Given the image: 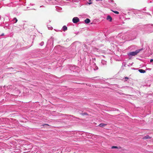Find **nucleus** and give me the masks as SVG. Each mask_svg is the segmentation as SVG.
<instances>
[{
  "label": "nucleus",
  "instance_id": "12",
  "mask_svg": "<svg viewBox=\"0 0 153 153\" xmlns=\"http://www.w3.org/2000/svg\"><path fill=\"white\" fill-rule=\"evenodd\" d=\"M15 19H16V22H17V19L16 18H15Z\"/></svg>",
  "mask_w": 153,
  "mask_h": 153
},
{
  "label": "nucleus",
  "instance_id": "1",
  "mask_svg": "<svg viewBox=\"0 0 153 153\" xmlns=\"http://www.w3.org/2000/svg\"><path fill=\"white\" fill-rule=\"evenodd\" d=\"M140 51V49L137 50L135 51L131 52L129 53L128 55L129 56H134L137 55Z\"/></svg>",
  "mask_w": 153,
  "mask_h": 153
},
{
  "label": "nucleus",
  "instance_id": "2",
  "mask_svg": "<svg viewBox=\"0 0 153 153\" xmlns=\"http://www.w3.org/2000/svg\"><path fill=\"white\" fill-rule=\"evenodd\" d=\"M72 21L74 23H76L79 22V20L78 18L77 17H74L73 18Z\"/></svg>",
  "mask_w": 153,
  "mask_h": 153
},
{
  "label": "nucleus",
  "instance_id": "15",
  "mask_svg": "<svg viewBox=\"0 0 153 153\" xmlns=\"http://www.w3.org/2000/svg\"><path fill=\"white\" fill-rule=\"evenodd\" d=\"M56 1V0H55Z\"/></svg>",
  "mask_w": 153,
  "mask_h": 153
},
{
  "label": "nucleus",
  "instance_id": "6",
  "mask_svg": "<svg viewBox=\"0 0 153 153\" xmlns=\"http://www.w3.org/2000/svg\"><path fill=\"white\" fill-rule=\"evenodd\" d=\"M63 30L64 31H65L66 30H67V27L65 26H64L62 27Z\"/></svg>",
  "mask_w": 153,
  "mask_h": 153
},
{
  "label": "nucleus",
  "instance_id": "10",
  "mask_svg": "<svg viewBox=\"0 0 153 153\" xmlns=\"http://www.w3.org/2000/svg\"><path fill=\"white\" fill-rule=\"evenodd\" d=\"M113 12H114V13H116L117 14H118L119 13V12L118 11H113Z\"/></svg>",
  "mask_w": 153,
  "mask_h": 153
},
{
  "label": "nucleus",
  "instance_id": "11",
  "mask_svg": "<svg viewBox=\"0 0 153 153\" xmlns=\"http://www.w3.org/2000/svg\"><path fill=\"white\" fill-rule=\"evenodd\" d=\"M153 62V59H151L150 60V62Z\"/></svg>",
  "mask_w": 153,
  "mask_h": 153
},
{
  "label": "nucleus",
  "instance_id": "14",
  "mask_svg": "<svg viewBox=\"0 0 153 153\" xmlns=\"http://www.w3.org/2000/svg\"><path fill=\"white\" fill-rule=\"evenodd\" d=\"M91 3H89L88 4H91Z\"/></svg>",
  "mask_w": 153,
  "mask_h": 153
},
{
  "label": "nucleus",
  "instance_id": "8",
  "mask_svg": "<svg viewBox=\"0 0 153 153\" xmlns=\"http://www.w3.org/2000/svg\"><path fill=\"white\" fill-rule=\"evenodd\" d=\"M152 137L149 136V135H146V136H145L144 137V139H150Z\"/></svg>",
  "mask_w": 153,
  "mask_h": 153
},
{
  "label": "nucleus",
  "instance_id": "5",
  "mask_svg": "<svg viewBox=\"0 0 153 153\" xmlns=\"http://www.w3.org/2000/svg\"><path fill=\"white\" fill-rule=\"evenodd\" d=\"M90 22V20L89 19H86L85 20V23L88 24Z\"/></svg>",
  "mask_w": 153,
  "mask_h": 153
},
{
  "label": "nucleus",
  "instance_id": "13",
  "mask_svg": "<svg viewBox=\"0 0 153 153\" xmlns=\"http://www.w3.org/2000/svg\"><path fill=\"white\" fill-rule=\"evenodd\" d=\"M125 78L126 79H128V78L127 77H125Z\"/></svg>",
  "mask_w": 153,
  "mask_h": 153
},
{
  "label": "nucleus",
  "instance_id": "7",
  "mask_svg": "<svg viewBox=\"0 0 153 153\" xmlns=\"http://www.w3.org/2000/svg\"><path fill=\"white\" fill-rule=\"evenodd\" d=\"M138 71L140 73H144L146 72L145 70L142 69H139Z\"/></svg>",
  "mask_w": 153,
  "mask_h": 153
},
{
  "label": "nucleus",
  "instance_id": "9",
  "mask_svg": "<svg viewBox=\"0 0 153 153\" xmlns=\"http://www.w3.org/2000/svg\"><path fill=\"white\" fill-rule=\"evenodd\" d=\"M118 148V147L117 146H113L111 147L112 149H117Z\"/></svg>",
  "mask_w": 153,
  "mask_h": 153
},
{
  "label": "nucleus",
  "instance_id": "4",
  "mask_svg": "<svg viewBox=\"0 0 153 153\" xmlns=\"http://www.w3.org/2000/svg\"><path fill=\"white\" fill-rule=\"evenodd\" d=\"M107 19L108 20H109V21L110 22H111L112 20V18L110 16H107Z\"/></svg>",
  "mask_w": 153,
  "mask_h": 153
},
{
  "label": "nucleus",
  "instance_id": "3",
  "mask_svg": "<svg viewBox=\"0 0 153 153\" xmlns=\"http://www.w3.org/2000/svg\"><path fill=\"white\" fill-rule=\"evenodd\" d=\"M106 125V124H104L103 123H101L100 124L98 125V126H99L100 127H103L105 126Z\"/></svg>",
  "mask_w": 153,
  "mask_h": 153
}]
</instances>
